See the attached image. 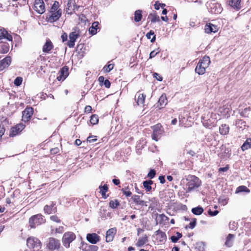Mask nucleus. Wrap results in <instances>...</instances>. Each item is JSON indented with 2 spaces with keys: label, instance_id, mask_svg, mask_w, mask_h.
<instances>
[{
  "label": "nucleus",
  "instance_id": "nucleus-3",
  "mask_svg": "<svg viewBox=\"0 0 251 251\" xmlns=\"http://www.w3.org/2000/svg\"><path fill=\"white\" fill-rule=\"evenodd\" d=\"M46 248L50 251H61L60 249L62 247L58 239L50 237L47 241Z\"/></svg>",
  "mask_w": 251,
  "mask_h": 251
},
{
  "label": "nucleus",
  "instance_id": "nucleus-59",
  "mask_svg": "<svg viewBox=\"0 0 251 251\" xmlns=\"http://www.w3.org/2000/svg\"><path fill=\"white\" fill-rule=\"evenodd\" d=\"M92 110V107L90 105H87L85 107V112L86 113H90Z\"/></svg>",
  "mask_w": 251,
  "mask_h": 251
},
{
  "label": "nucleus",
  "instance_id": "nucleus-11",
  "mask_svg": "<svg viewBox=\"0 0 251 251\" xmlns=\"http://www.w3.org/2000/svg\"><path fill=\"white\" fill-rule=\"evenodd\" d=\"M34 9L39 14H43L45 11V4L43 0H35Z\"/></svg>",
  "mask_w": 251,
  "mask_h": 251
},
{
  "label": "nucleus",
  "instance_id": "nucleus-33",
  "mask_svg": "<svg viewBox=\"0 0 251 251\" xmlns=\"http://www.w3.org/2000/svg\"><path fill=\"white\" fill-rule=\"evenodd\" d=\"M148 19H150L151 22L153 23L160 21L159 16L157 15L155 13L150 14L148 16Z\"/></svg>",
  "mask_w": 251,
  "mask_h": 251
},
{
  "label": "nucleus",
  "instance_id": "nucleus-5",
  "mask_svg": "<svg viewBox=\"0 0 251 251\" xmlns=\"http://www.w3.org/2000/svg\"><path fill=\"white\" fill-rule=\"evenodd\" d=\"M45 222L44 216L41 214H37L31 216L29 219V226L31 228H35L37 226Z\"/></svg>",
  "mask_w": 251,
  "mask_h": 251
},
{
  "label": "nucleus",
  "instance_id": "nucleus-17",
  "mask_svg": "<svg viewBox=\"0 0 251 251\" xmlns=\"http://www.w3.org/2000/svg\"><path fill=\"white\" fill-rule=\"evenodd\" d=\"M146 95L137 92L135 96V100L138 105H143L145 102V99L146 98Z\"/></svg>",
  "mask_w": 251,
  "mask_h": 251
},
{
  "label": "nucleus",
  "instance_id": "nucleus-4",
  "mask_svg": "<svg viewBox=\"0 0 251 251\" xmlns=\"http://www.w3.org/2000/svg\"><path fill=\"white\" fill-rule=\"evenodd\" d=\"M209 12L212 14H218L221 13L223 8L221 5L216 2L215 0L208 1L206 3Z\"/></svg>",
  "mask_w": 251,
  "mask_h": 251
},
{
  "label": "nucleus",
  "instance_id": "nucleus-26",
  "mask_svg": "<svg viewBox=\"0 0 251 251\" xmlns=\"http://www.w3.org/2000/svg\"><path fill=\"white\" fill-rule=\"evenodd\" d=\"M155 235L157 236L160 242L165 241L167 238L165 232L160 230H158L155 231Z\"/></svg>",
  "mask_w": 251,
  "mask_h": 251
},
{
  "label": "nucleus",
  "instance_id": "nucleus-35",
  "mask_svg": "<svg viewBox=\"0 0 251 251\" xmlns=\"http://www.w3.org/2000/svg\"><path fill=\"white\" fill-rule=\"evenodd\" d=\"M192 212L196 215H201L203 212V208L201 206H197L192 209Z\"/></svg>",
  "mask_w": 251,
  "mask_h": 251
},
{
  "label": "nucleus",
  "instance_id": "nucleus-32",
  "mask_svg": "<svg viewBox=\"0 0 251 251\" xmlns=\"http://www.w3.org/2000/svg\"><path fill=\"white\" fill-rule=\"evenodd\" d=\"M220 133L222 135H226L229 132V127L226 124L222 125L219 127Z\"/></svg>",
  "mask_w": 251,
  "mask_h": 251
},
{
  "label": "nucleus",
  "instance_id": "nucleus-62",
  "mask_svg": "<svg viewBox=\"0 0 251 251\" xmlns=\"http://www.w3.org/2000/svg\"><path fill=\"white\" fill-rule=\"evenodd\" d=\"M5 132V128L0 125V138L2 137Z\"/></svg>",
  "mask_w": 251,
  "mask_h": 251
},
{
  "label": "nucleus",
  "instance_id": "nucleus-14",
  "mask_svg": "<svg viewBox=\"0 0 251 251\" xmlns=\"http://www.w3.org/2000/svg\"><path fill=\"white\" fill-rule=\"evenodd\" d=\"M87 241L92 244H95L100 240V237L96 233H88L87 235Z\"/></svg>",
  "mask_w": 251,
  "mask_h": 251
},
{
  "label": "nucleus",
  "instance_id": "nucleus-1",
  "mask_svg": "<svg viewBox=\"0 0 251 251\" xmlns=\"http://www.w3.org/2000/svg\"><path fill=\"white\" fill-rule=\"evenodd\" d=\"M186 192H190L195 190L201 185V180L195 176L190 175L186 179Z\"/></svg>",
  "mask_w": 251,
  "mask_h": 251
},
{
  "label": "nucleus",
  "instance_id": "nucleus-15",
  "mask_svg": "<svg viewBox=\"0 0 251 251\" xmlns=\"http://www.w3.org/2000/svg\"><path fill=\"white\" fill-rule=\"evenodd\" d=\"M55 205V203H54L53 202H51L50 205H46L44 208L45 212L48 214L56 213L57 211V208L56 207H54Z\"/></svg>",
  "mask_w": 251,
  "mask_h": 251
},
{
  "label": "nucleus",
  "instance_id": "nucleus-24",
  "mask_svg": "<svg viewBox=\"0 0 251 251\" xmlns=\"http://www.w3.org/2000/svg\"><path fill=\"white\" fill-rule=\"evenodd\" d=\"M241 0H230L229 1V5L234 9L239 10L240 9Z\"/></svg>",
  "mask_w": 251,
  "mask_h": 251
},
{
  "label": "nucleus",
  "instance_id": "nucleus-50",
  "mask_svg": "<svg viewBox=\"0 0 251 251\" xmlns=\"http://www.w3.org/2000/svg\"><path fill=\"white\" fill-rule=\"evenodd\" d=\"M97 140V136H89L87 139V142L89 143H93Z\"/></svg>",
  "mask_w": 251,
  "mask_h": 251
},
{
  "label": "nucleus",
  "instance_id": "nucleus-7",
  "mask_svg": "<svg viewBox=\"0 0 251 251\" xmlns=\"http://www.w3.org/2000/svg\"><path fill=\"white\" fill-rule=\"evenodd\" d=\"M75 235L73 232H65L62 237L63 245L67 248H69L70 243L75 239Z\"/></svg>",
  "mask_w": 251,
  "mask_h": 251
},
{
  "label": "nucleus",
  "instance_id": "nucleus-2",
  "mask_svg": "<svg viewBox=\"0 0 251 251\" xmlns=\"http://www.w3.org/2000/svg\"><path fill=\"white\" fill-rule=\"evenodd\" d=\"M210 63V58L208 56H204L202 59L200 60L195 69L196 73L199 75H203L205 72V69Z\"/></svg>",
  "mask_w": 251,
  "mask_h": 251
},
{
  "label": "nucleus",
  "instance_id": "nucleus-16",
  "mask_svg": "<svg viewBox=\"0 0 251 251\" xmlns=\"http://www.w3.org/2000/svg\"><path fill=\"white\" fill-rule=\"evenodd\" d=\"M116 228L115 227L109 229L106 233V242H109L113 240L114 236L116 233Z\"/></svg>",
  "mask_w": 251,
  "mask_h": 251
},
{
  "label": "nucleus",
  "instance_id": "nucleus-52",
  "mask_svg": "<svg viewBox=\"0 0 251 251\" xmlns=\"http://www.w3.org/2000/svg\"><path fill=\"white\" fill-rule=\"evenodd\" d=\"M157 50H158L157 52H155L154 50L151 52L150 54V58H152L155 57V55L160 52L159 48H158Z\"/></svg>",
  "mask_w": 251,
  "mask_h": 251
},
{
  "label": "nucleus",
  "instance_id": "nucleus-28",
  "mask_svg": "<svg viewBox=\"0 0 251 251\" xmlns=\"http://www.w3.org/2000/svg\"><path fill=\"white\" fill-rule=\"evenodd\" d=\"M9 50V45L6 43H0V53H6Z\"/></svg>",
  "mask_w": 251,
  "mask_h": 251
},
{
  "label": "nucleus",
  "instance_id": "nucleus-21",
  "mask_svg": "<svg viewBox=\"0 0 251 251\" xmlns=\"http://www.w3.org/2000/svg\"><path fill=\"white\" fill-rule=\"evenodd\" d=\"M131 199L133 201L137 204L142 206H147V202L140 199V196L138 195H133L131 197Z\"/></svg>",
  "mask_w": 251,
  "mask_h": 251
},
{
  "label": "nucleus",
  "instance_id": "nucleus-19",
  "mask_svg": "<svg viewBox=\"0 0 251 251\" xmlns=\"http://www.w3.org/2000/svg\"><path fill=\"white\" fill-rule=\"evenodd\" d=\"M218 29L217 25L211 23L206 24L204 28L205 32L208 34L211 33L212 32L215 33L218 31Z\"/></svg>",
  "mask_w": 251,
  "mask_h": 251
},
{
  "label": "nucleus",
  "instance_id": "nucleus-61",
  "mask_svg": "<svg viewBox=\"0 0 251 251\" xmlns=\"http://www.w3.org/2000/svg\"><path fill=\"white\" fill-rule=\"evenodd\" d=\"M61 39L62 40V41L64 42L66 41H67V38H68V35L67 34V33H64L62 35H61Z\"/></svg>",
  "mask_w": 251,
  "mask_h": 251
},
{
  "label": "nucleus",
  "instance_id": "nucleus-36",
  "mask_svg": "<svg viewBox=\"0 0 251 251\" xmlns=\"http://www.w3.org/2000/svg\"><path fill=\"white\" fill-rule=\"evenodd\" d=\"M142 18V11L137 10L134 12V20L136 22L140 21Z\"/></svg>",
  "mask_w": 251,
  "mask_h": 251
},
{
  "label": "nucleus",
  "instance_id": "nucleus-38",
  "mask_svg": "<svg viewBox=\"0 0 251 251\" xmlns=\"http://www.w3.org/2000/svg\"><path fill=\"white\" fill-rule=\"evenodd\" d=\"M246 192L249 193L250 192V190L245 186H239L236 191V193H240V192Z\"/></svg>",
  "mask_w": 251,
  "mask_h": 251
},
{
  "label": "nucleus",
  "instance_id": "nucleus-6",
  "mask_svg": "<svg viewBox=\"0 0 251 251\" xmlns=\"http://www.w3.org/2000/svg\"><path fill=\"white\" fill-rule=\"evenodd\" d=\"M26 244L29 248L33 249L34 251H38L41 248V243L37 238L30 237L27 238Z\"/></svg>",
  "mask_w": 251,
  "mask_h": 251
},
{
  "label": "nucleus",
  "instance_id": "nucleus-48",
  "mask_svg": "<svg viewBox=\"0 0 251 251\" xmlns=\"http://www.w3.org/2000/svg\"><path fill=\"white\" fill-rule=\"evenodd\" d=\"M156 175V171L154 169H151L149 173L148 174L147 176L150 179H152Z\"/></svg>",
  "mask_w": 251,
  "mask_h": 251
},
{
  "label": "nucleus",
  "instance_id": "nucleus-51",
  "mask_svg": "<svg viewBox=\"0 0 251 251\" xmlns=\"http://www.w3.org/2000/svg\"><path fill=\"white\" fill-rule=\"evenodd\" d=\"M196 222H197V220L196 218H194L192 220V221L189 224V228H191V229H193L196 225Z\"/></svg>",
  "mask_w": 251,
  "mask_h": 251
},
{
  "label": "nucleus",
  "instance_id": "nucleus-37",
  "mask_svg": "<svg viewBox=\"0 0 251 251\" xmlns=\"http://www.w3.org/2000/svg\"><path fill=\"white\" fill-rule=\"evenodd\" d=\"M251 148V139H247L245 142L241 146L242 150L244 151Z\"/></svg>",
  "mask_w": 251,
  "mask_h": 251
},
{
  "label": "nucleus",
  "instance_id": "nucleus-22",
  "mask_svg": "<svg viewBox=\"0 0 251 251\" xmlns=\"http://www.w3.org/2000/svg\"><path fill=\"white\" fill-rule=\"evenodd\" d=\"M11 58L10 56H7L1 60L0 67L4 68L7 67L11 63Z\"/></svg>",
  "mask_w": 251,
  "mask_h": 251
},
{
  "label": "nucleus",
  "instance_id": "nucleus-23",
  "mask_svg": "<svg viewBox=\"0 0 251 251\" xmlns=\"http://www.w3.org/2000/svg\"><path fill=\"white\" fill-rule=\"evenodd\" d=\"M99 248L96 245H89L86 244L82 246V250L84 251H97Z\"/></svg>",
  "mask_w": 251,
  "mask_h": 251
},
{
  "label": "nucleus",
  "instance_id": "nucleus-45",
  "mask_svg": "<svg viewBox=\"0 0 251 251\" xmlns=\"http://www.w3.org/2000/svg\"><path fill=\"white\" fill-rule=\"evenodd\" d=\"M128 187H125L121 189L122 192L126 196V197H130L132 193L129 190H128Z\"/></svg>",
  "mask_w": 251,
  "mask_h": 251
},
{
  "label": "nucleus",
  "instance_id": "nucleus-39",
  "mask_svg": "<svg viewBox=\"0 0 251 251\" xmlns=\"http://www.w3.org/2000/svg\"><path fill=\"white\" fill-rule=\"evenodd\" d=\"M176 236H172L171 239L172 242L176 243L177 241L182 237V234L177 232L176 233Z\"/></svg>",
  "mask_w": 251,
  "mask_h": 251
},
{
  "label": "nucleus",
  "instance_id": "nucleus-25",
  "mask_svg": "<svg viewBox=\"0 0 251 251\" xmlns=\"http://www.w3.org/2000/svg\"><path fill=\"white\" fill-rule=\"evenodd\" d=\"M99 25V23L98 22H95L92 24V26L89 28V33L94 35H95L97 32V29Z\"/></svg>",
  "mask_w": 251,
  "mask_h": 251
},
{
  "label": "nucleus",
  "instance_id": "nucleus-40",
  "mask_svg": "<svg viewBox=\"0 0 251 251\" xmlns=\"http://www.w3.org/2000/svg\"><path fill=\"white\" fill-rule=\"evenodd\" d=\"M90 122L93 125L97 124L99 122L98 116L96 114L92 115L91 116Z\"/></svg>",
  "mask_w": 251,
  "mask_h": 251
},
{
  "label": "nucleus",
  "instance_id": "nucleus-46",
  "mask_svg": "<svg viewBox=\"0 0 251 251\" xmlns=\"http://www.w3.org/2000/svg\"><path fill=\"white\" fill-rule=\"evenodd\" d=\"M22 81L23 78L20 76H18L14 80V84L16 86H19L21 85Z\"/></svg>",
  "mask_w": 251,
  "mask_h": 251
},
{
  "label": "nucleus",
  "instance_id": "nucleus-8",
  "mask_svg": "<svg viewBox=\"0 0 251 251\" xmlns=\"http://www.w3.org/2000/svg\"><path fill=\"white\" fill-rule=\"evenodd\" d=\"M152 128L153 132L151 135V138L153 140L157 141L163 133L162 126L160 124H157L152 126Z\"/></svg>",
  "mask_w": 251,
  "mask_h": 251
},
{
  "label": "nucleus",
  "instance_id": "nucleus-63",
  "mask_svg": "<svg viewBox=\"0 0 251 251\" xmlns=\"http://www.w3.org/2000/svg\"><path fill=\"white\" fill-rule=\"evenodd\" d=\"M159 181H160V182L161 183V184H164L165 182V176H159V178H158Z\"/></svg>",
  "mask_w": 251,
  "mask_h": 251
},
{
  "label": "nucleus",
  "instance_id": "nucleus-20",
  "mask_svg": "<svg viewBox=\"0 0 251 251\" xmlns=\"http://www.w3.org/2000/svg\"><path fill=\"white\" fill-rule=\"evenodd\" d=\"M53 45L50 39H47L43 47L42 50L44 52L49 53L53 49Z\"/></svg>",
  "mask_w": 251,
  "mask_h": 251
},
{
  "label": "nucleus",
  "instance_id": "nucleus-30",
  "mask_svg": "<svg viewBox=\"0 0 251 251\" xmlns=\"http://www.w3.org/2000/svg\"><path fill=\"white\" fill-rule=\"evenodd\" d=\"M158 102L160 106V108L163 107L167 103V99L166 95H162L160 97Z\"/></svg>",
  "mask_w": 251,
  "mask_h": 251
},
{
  "label": "nucleus",
  "instance_id": "nucleus-55",
  "mask_svg": "<svg viewBox=\"0 0 251 251\" xmlns=\"http://www.w3.org/2000/svg\"><path fill=\"white\" fill-rule=\"evenodd\" d=\"M219 213V211L218 210H215L214 211H211L210 209H209L208 211V214L211 216H214L217 215Z\"/></svg>",
  "mask_w": 251,
  "mask_h": 251
},
{
  "label": "nucleus",
  "instance_id": "nucleus-47",
  "mask_svg": "<svg viewBox=\"0 0 251 251\" xmlns=\"http://www.w3.org/2000/svg\"><path fill=\"white\" fill-rule=\"evenodd\" d=\"M158 220H159V223H161L163 222H165L166 221L169 220V218L166 215L163 214H159L158 215Z\"/></svg>",
  "mask_w": 251,
  "mask_h": 251
},
{
  "label": "nucleus",
  "instance_id": "nucleus-12",
  "mask_svg": "<svg viewBox=\"0 0 251 251\" xmlns=\"http://www.w3.org/2000/svg\"><path fill=\"white\" fill-rule=\"evenodd\" d=\"M33 113V109L31 107H27L23 111L22 120L24 122L28 121Z\"/></svg>",
  "mask_w": 251,
  "mask_h": 251
},
{
  "label": "nucleus",
  "instance_id": "nucleus-60",
  "mask_svg": "<svg viewBox=\"0 0 251 251\" xmlns=\"http://www.w3.org/2000/svg\"><path fill=\"white\" fill-rule=\"evenodd\" d=\"M154 32L153 31V30H150L149 32H148L147 34H146V37L148 39H151V35H154Z\"/></svg>",
  "mask_w": 251,
  "mask_h": 251
},
{
  "label": "nucleus",
  "instance_id": "nucleus-43",
  "mask_svg": "<svg viewBox=\"0 0 251 251\" xmlns=\"http://www.w3.org/2000/svg\"><path fill=\"white\" fill-rule=\"evenodd\" d=\"M114 65L113 64H109L105 66L103 68V70L105 73H108L113 69Z\"/></svg>",
  "mask_w": 251,
  "mask_h": 251
},
{
  "label": "nucleus",
  "instance_id": "nucleus-54",
  "mask_svg": "<svg viewBox=\"0 0 251 251\" xmlns=\"http://www.w3.org/2000/svg\"><path fill=\"white\" fill-rule=\"evenodd\" d=\"M50 219L51 221L56 222V223H60V222H61V221L59 220L58 217L56 215L51 216L50 217Z\"/></svg>",
  "mask_w": 251,
  "mask_h": 251
},
{
  "label": "nucleus",
  "instance_id": "nucleus-27",
  "mask_svg": "<svg viewBox=\"0 0 251 251\" xmlns=\"http://www.w3.org/2000/svg\"><path fill=\"white\" fill-rule=\"evenodd\" d=\"M152 184L153 181L151 180H148L143 181V185L147 192H149L151 191V185Z\"/></svg>",
  "mask_w": 251,
  "mask_h": 251
},
{
  "label": "nucleus",
  "instance_id": "nucleus-57",
  "mask_svg": "<svg viewBox=\"0 0 251 251\" xmlns=\"http://www.w3.org/2000/svg\"><path fill=\"white\" fill-rule=\"evenodd\" d=\"M72 3L73 4H74V2L71 1L68 3V10L73 9V10H74L75 5H74L73 8H72V5H71Z\"/></svg>",
  "mask_w": 251,
  "mask_h": 251
},
{
  "label": "nucleus",
  "instance_id": "nucleus-42",
  "mask_svg": "<svg viewBox=\"0 0 251 251\" xmlns=\"http://www.w3.org/2000/svg\"><path fill=\"white\" fill-rule=\"evenodd\" d=\"M59 7V2L58 1H55L54 3L51 6V8L50 9V12H54L55 11H57L59 9H58Z\"/></svg>",
  "mask_w": 251,
  "mask_h": 251
},
{
  "label": "nucleus",
  "instance_id": "nucleus-56",
  "mask_svg": "<svg viewBox=\"0 0 251 251\" xmlns=\"http://www.w3.org/2000/svg\"><path fill=\"white\" fill-rule=\"evenodd\" d=\"M75 42V41L70 39L68 42L67 45L69 48H73L74 47Z\"/></svg>",
  "mask_w": 251,
  "mask_h": 251
},
{
  "label": "nucleus",
  "instance_id": "nucleus-18",
  "mask_svg": "<svg viewBox=\"0 0 251 251\" xmlns=\"http://www.w3.org/2000/svg\"><path fill=\"white\" fill-rule=\"evenodd\" d=\"M2 40L9 41H12V36L8 34L7 31L3 28L0 29V40Z\"/></svg>",
  "mask_w": 251,
  "mask_h": 251
},
{
  "label": "nucleus",
  "instance_id": "nucleus-53",
  "mask_svg": "<svg viewBox=\"0 0 251 251\" xmlns=\"http://www.w3.org/2000/svg\"><path fill=\"white\" fill-rule=\"evenodd\" d=\"M153 76L154 78L156 79V80L159 81H161L163 79L162 77L157 73H154L153 74Z\"/></svg>",
  "mask_w": 251,
  "mask_h": 251
},
{
  "label": "nucleus",
  "instance_id": "nucleus-13",
  "mask_svg": "<svg viewBox=\"0 0 251 251\" xmlns=\"http://www.w3.org/2000/svg\"><path fill=\"white\" fill-rule=\"evenodd\" d=\"M59 75L57 76V79L61 81L65 79L69 75L68 68L64 66L60 69L59 72Z\"/></svg>",
  "mask_w": 251,
  "mask_h": 251
},
{
  "label": "nucleus",
  "instance_id": "nucleus-64",
  "mask_svg": "<svg viewBox=\"0 0 251 251\" xmlns=\"http://www.w3.org/2000/svg\"><path fill=\"white\" fill-rule=\"evenodd\" d=\"M59 151V149L57 148H53L50 150L51 154H56Z\"/></svg>",
  "mask_w": 251,
  "mask_h": 251
},
{
  "label": "nucleus",
  "instance_id": "nucleus-29",
  "mask_svg": "<svg viewBox=\"0 0 251 251\" xmlns=\"http://www.w3.org/2000/svg\"><path fill=\"white\" fill-rule=\"evenodd\" d=\"M148 237L145 235L144 237L140 238L138 239L137 242L136 244V245L138 247H142L148 242Z\"/></svg>",
  "mask_w": 251,
  "mask_h": 251
},
{
  "label": "nucleus",
  "instance_id": "nucleus-41",
  "mask_svg": "<svg viewBox=\"0 0 251 251\" xmlns=\"http://www.w3.org/2000/svg\"><path fill=\"white\" fill-rule=\"evenodd\" d=\"M119 205V202L117 200H112L109 202V206L112 208H116Z\"/></svg>",
  "mask_w": 251,
  "mask_h": 251
},
{
  "label": "nucleus",
  "instance_id": "nucleus-9",
  "mask_svg": "<svg viewBox=\"0 0 251 251\" xmlns=\"http://www.w3.org/2000/svg\"><path fill=\"white\" fill-rule=\"evenodd\" d=\"M25 125L22 123L17 124L15 126L12 127L10 130L9 136L14 137L19 134L24 128Z\"/></svg>",
  "mask_w": 251,
  "mask_h": 251
},
{
  "label": "nucleus",
  "instance_id": "nucleus-44",
  "mask_svg": "<svg viewBox=\"0 0 251 251\" xmlns=\"http://www.w3.org/2000/svg\"><path fill=\"white\" fill-rule=\"evenodd\" d=\"M79 36L78 33H76L75 32H72L69 35L70 39L74 41H76V39Z\"/></svg>",
  "mask_w": 251,
  "mask_h": 251
},
{
  "label": "nucleus",
  "instance_id": "nucleus-31",
  "mask_svg": "<svg viewBox=\"0 0 251 251\" xmlns=\"http://www.w3.org/2000/svg\"><path fill=\"white\" fill-rule=\"evenodd\" d=\"M99 188L102 197L105 199L106 198V193L108 191V189L107 185L104 184L103 186L100 185Z\"/></svg>",
  "mask_w": 251,
  "mask_h": 251
},
{
  "label": "nucleus",
  "instance_id": "nucleus-10",
  "mask_svg": "<svg viewBox=\"0 0 251 251\" xmlns=\"http://www.w3.org/2000/svg\"><path fill=\"white\" fill-rule=\"evenodd\" d=\"M50 15L49 16H47L46 20L48 22L53 23L57 21L61 17L62 14V10L59 9L57 11L54 12H50Z\"/></svg>",
  "mask_w": 251,
  "mask_h": 251
},
{
  "label": "nucleus",
  "instance_id": "nucleus-49",
  "mask_svg": "<svg viewBox=\"0 0 251 251\" xmlns=\"http://www.w3.org/2000/svg\"><path fill=\"white\" fill-rule=\"evenodd\" d=\"M250 111V108H246L241 112V115L244 117H248Z\"/></svg>",
  "mask_w": 251,
  "mask_h": 251
},
{
  "label": "nucleus",
  "instance_id": "nucleus-58",
  "mask_svg": "<svg viewBox=\"0 0 251 251\" xmlns=\"http://www.w3.org/2000/svg\"><path fill=\"white\" fill-rule=\"evenodd\" d=\"M105 87L107 88H109L110 87L111 83L108 79H106L103 83Z\"/></svg>",
  "mask_w": 251,
  "mask_h": 251
},
{
  "label": "nucleus",
  "instance_id": "nucleus-34",
  "mask_svg": "<svg viewBox=\"0 0 251 251\" xmlns=\"http://www.w3.org/2000/svg\"><path fill=\"white\" fill-rule=\"evenodd\" d=\"M234 235L232 234H229L226 237V240L225 242V245L227 247H230L232 246V240Z\"/></svg>",
  "mask_w": 251,
  "mask_h": 251
}]
</instances>
